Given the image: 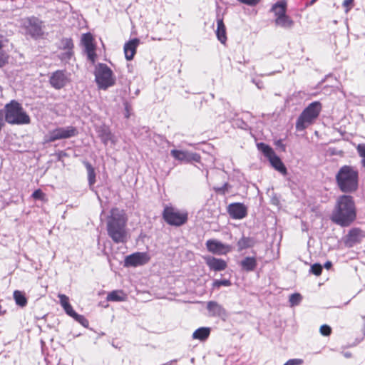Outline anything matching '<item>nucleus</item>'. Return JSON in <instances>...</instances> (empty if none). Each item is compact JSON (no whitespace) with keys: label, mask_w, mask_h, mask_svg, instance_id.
Wrapping results in <instances>:
<instances>
[{"label":"nucleus","mask_w":365,"mask_h":365,"mask_svg":"<svg viewBox=\"0 0 365 365\" xmlns=\"http://www.w3.org/2000/svg\"><path fill=\"white\" fill-rule=\"evenodd\" d=\"M356 218V210L354 199L350 195L338 197L331 216V220L341 227H348Z\"/></svg>","instance_id":"1"},{"label":"nucleus","mask_w":365,"mask_h":365,"mask_svg":"<svg viewBox=\"0 0 365 365\" xmlns=\"http://www.w3.org/2000/svg\"><path fill=\"white\" fill-rule=\"evenodd\" d=\"M126 223L127 219L123 212L113 208L107 220V232L115 243H125L128 241Z\"/></svg>","instance_id":"2"},{"label":"nucleus","mask_w":365,"mask_h":365,"mask_svg":"<svg viewBox=\"0 0 365 365\" xmlns=\"http://www.w3.org/2000/svg\"><path fill=\"white\" fill-rule=\"evenodd\" d=\"M336 181L343 192H354L359 187V172L351 165H343L336 175Z\"/></svg>","instance_id":"3"},{"label":"nucleus","mask_w":365,"mask_h":365,"mask_svg":"<svg viewBox=\"0 0 365 365\" xmlns=\"http://www.w3.org/2000/svg\"><path fill=\"white\" fill-rule=\"evenodd\" d=\"M322 110V105L319 101H314L309 104L298 117L295 125L296 130L303 131L314 124L319 118Z\"/></svg>","instance_id":"4"},{"label":"nucleus","mask_w":365,"mask_h":365,"mask_svg":"<svg viewBox=\"0 0 365 365\" xmlns=\"http://www.w3.org/2000/svg\"><path fill=\"white\" fill-rule=\"evenodd\" d=\"M5 110V120L9 124L21 125L30 123V117L16 101H11L6 104Z\"/></svg>","instance_id":"5"},{"label":"nucleus","mask_w":365,"mask_h":365,"mask_svg":"<svg viewBox=\"0 0 365 365\" xmlns=\"http://www.w3.org/2000/svg\"><path fill=\"white\" fill-rule=\"evenodd\" d=\"M96 82L99 88L106 90L113 86L115 78L112 70L104 63H98L94 71Z\"/></svg>","instance_id":"6"},{"label":"nucleus","mask_w":365,"mask_h":365,"mask_svg":"<svg viewBox=\"0 0 365 365\" xmlns=\"http://www.w3.org/2000/svg\"><path fill=\"white\" fill-rule=\"evenodd\" d=\"M163 217L168 225L179 227L187 222L188 214L185 210L166 205L163 212Z\"/></svg>","instance_id":"7"},{"label":"nucleus","mask_w":365,"mask_h":365,"mask_svg":"<svg viewBox=\"0 0 365 365\" xmlns=\"http://www.w3.org/2000/svg\"><path fill=\"white\" fill-rule=\"evenodd\" d=\"M365 237V232L359 227H354L349 230L343 238L344 243L347 247H352L356 244L361 242Z\"/></svg>","instance_id":"8"},{"label":"nucleus","mask_w":365,"mask_h":365,"mask_svg":"<svg viewBox=\"0 0 365 365\" xmlns=\"http://www.w3.org/2000/svg\"><path fill=\"white\" fill-rule=\"evenodd\" d=\"M70 81L69 74L63 70H58L53 72L49 78V83L55 89H61L66 86Z\"/></svg>","instance_id":"9"},{"label":"nucleus","mask_w":365,"mask_h":365,"mask_svg":"<svg viewBox=\"0 0 365 365\" xmlns=\"http://www.w3.org/2000/svg\"><path fill=\"white\" fill-rule=\"evenodd\" d=\"M82 44L84 46V51L88 59L94 63L96 59V46L93 43V38L90 33L84 34L81 38Z\"/></svg>","instance_id":"10"},{"label":"nucleus","mask_w":365,"mask_h":365,"mask_svg":"<svg viewBox=\"0 0 365 365\" xmlns=\"http://www.w3.org/2000/svg\"><path fill=\"white\" fill-rule=\"evenodd\" d=\"M76 135V129L74 127L58 128L49 133L48 141L53 142L60 139L68 138Z\"/></svg>","instance_id":"11"},{"label":"nucleus","mask_w":365,"mask_h":365,"mask_svg":"<svg viewBox=\"0 0 365 365\" xmlns=\"http://www.w3.org/2000/svg\"><path fill=\"white\" fill-rule=\"evenodd\" d=\"M150 260V257L146 252H135L127 256L125 259V266L138 267L145 264Z\"/></svg>","instance_id":"12"},{"label":"nucleus","mask_w":365,"mask_h":365,"mask_svg":"<svg viewBox=\"0 0 365 365\" xmlns=\"http://www.w3.org/2000/svg\"><path fill=\"white\" fill-rule=\"evenodd\" d=\"M170 154L175 160L181 162H199L200 160V156L198 154L187 150L174 149L170 151Z\"/></svg>","instance_id":"13"},{"label":"nucleus","mask_w":365,"mask_h":365,"mask_svg":"<svg viewBox=\"0 0 365 365\" xmlns=\"http://www.w3.org/2000/svg\"><path fill=\"white\" fill-rule=\"evenodd\" d=\"M206 247L209 252L215 255H225L230 251L228 246L215 240H207Z\"/></svg>","instance_id":"14"},{"label":"nucleus","mask_w":365,"mask_h":365,"mask_svg":"<svg viewBox=\"0 0 365 365\" xmlns=\"http://www.w3.org/2000/svg\"><path fill=\"white\" fill-rule=\"evenodd\" d=\"M206 264L210 270L215 272L223 271L227 268V262L222 259L212 256L204 257Z\"/></svg>","instance_id":"15"},{"label":"nucleus","mask_w":365,"mask_h":365,"mask_svg":"<svg viewBox=\"0 0 365 365\" xmlns=\"http://www.w3.org/2000/svg\"><path fill=\"white\" fill-rule=\"evenodd\" d=\"M228 212L234 219H242L246 217L247 207L242 203H233L229 205Z\"/></svg>","instance_id":"16"},{"label":"nucleus","mask_w":365,"mask_h":365,"mask_svg":"<svg viewBox=\"0 0 365 365\" xmlns=\"http://www.w3.org/2000/svg\"><path fill=\"white\" fill-rule=\"evenodd\" d=\"M42 22L36 18L29 19L27 26L28 32L34 37L39 36L42 34Z\"/></svg>","instance_id":"17"},{"label":"nucleus","mask_w":365,"mask_h":365,"mask_svg":"<svg viewBox=\"0 0 365 365\" xmlns=\"http://www.w3.org/2000/svg\"><path fill=\"white\" fill-rule=\"evenodd\" d=\"M207 308L210 312V315L212 317H219L222 319H225L227 317L225 309L216 302H209L207 303Z\"/></svg>","instance_id":"18"},{"label":"nucleus","mask_w":365,"mask_h":365,"mask_svg":"<svg viewBox=\"0 0 365 365\" xmlns=\"http://www.w3.org/2000/svg\"><path fill=\"white\" fill-rule=\"evenodd\" d=\"M139 40L138 38L132 39L131 41L126 43L124 46V53L125 58L128 61H130L133 58L136 48L139 44Z\"/></svg>","instance_id":"19"},{"label":"nucleus","mask_w":365,"mask_h":365,"mask_svg":"<svg viewBox=\"0 0 365 365\" xmlns=\"http://www.w3.org/2000/svg\"><path fill=\"white\" fill-rule=\"evenodd\" d=\"M65 312L72 318H73L76 322L80 323L84 327H87L88 326V321L83 316L77 314L73 309L72 306L67 305V307L63 308Z\"/></svg>","instance_id":"20"},{"label":"nucleus","mask_w":365,"mask_h":365,"mask_svg":"<svg viewBox=\"0 0 365 365\" xmlns=\"http://www.w3.org/2000/svg\"><path fill=\"white\" fill-rule=\"evenodd\" d=\"M106 299L108 302H124L127 299V294L123 290H114L108 294Z\"/></svg>","instance_id":"21"},{"label":"nucleus","mask_w":365,"mask_h":365,"mask_svg":"<svg viewBox=\"0 0 365 365\" xmlns=\"http://www.w3.org/2000/svg\"><path fill=\"white\" fill-rule=\"evenodd\" d=\"M257 148L267 158L270 165L274 168V152L272 148L263 143H258Z\"/></svg>","instance_id":"22"},{"label":"nucleus","mask_w":365,"mask_h":365,"mask_svg":"<svg viewBox=\"0 0 365 365\" xmlns=\"http://www.w3.org/2000/svg\"><path fill=\"white\" fill-rule=\"evenodd\" d=\"M294 24V21L287 14L275 18V24L284 29H291Z\"/></svg>","instance_id":"23"},{"label":"nucleus","mask_w":365,"mask_h":365,"mask_svg":"<svg viewBox=\"0 0 365 365\" xmlns=\"http://www.w3.org/2000/svg\"><path fill=\"white\" fill-rule=\"evenodd\" d=\"M217 31H216V35L218 38V40L222 43H225L227 40L226 36V29L225 26L223 23V20L222 19H218L217 20Z\"/></svg>","instance_id":"24"},{"label":"nucleus","mask_w":365,"mask_h":365,"mask_svg":"<svg viewBox=\"0 0 365 365\" xmlns=\"http://www.w3.org/2000/svg\"><path fill=\"white\" fill-rule=\"evenodd\" d=\"M287 1L279 0L275 3V18L287 14Z\"/></svg>","instance_id":"25"},{"label":"nucleus","mask_w":365,"mask_h":365,"mask_svg":"<svg viewBox=\"0 0 365 365\" xmlns=\"http://www.w3.org/2000/svg\"><path fill=\"white\" fill-rule=\"evenodd\" d=\"M240 264L244 270L250 272L255 269L257 262L255 257H247L241 261Z\"/></svg>","instance_id":"26"},{"label":"nucleus","mask_w":365,"mask_h":365,"mask_svg":"<svg viewBox=\"0 0 365 365\" xmlns=\"http://www.w3.org/2000/svg\"><path fill=\"white\" fill-rule=\"evenodd\" d=\"M210 329L207 327H201L196 329L193 334L192 337L195 339H199L201 341L205 340L210 335Z\"/></svg>","instance_id":"27"},{"label":"nucleus","mask_w":365,"mask_h":365,"mask_svg":"<svg viewBox=\"0 0 365 365\" xmlns=\"http://www.w3.org/2000/svg\"><path fill=\"white\" fill-rule=\"evenodd\" d=\"M84 165L88 173V180L90 186H92L96 182V173L93 166L88 162H84Z\"/></svg>","instance_id":"28"},{"label":"nucleus","mask_w":365,"mask_h":365,"mask_svg":"<svg viewBox=\"0 0 365 365\" xmlns=\"http://www.w3.org/2000/svg\"><path fill=\"white\" fill-rule=\"evenodd\" d=\"M254 240L250 237H242L237 242L239 250H242L253 245Z\"/></svg>","instance_id":"29"},{"label":"nucleus","mask_w":365,"mask_h":365,"mask_svg":"<svg viewBox=\"0 0 365 365\" xmlns=\"http://www.w3.org/2000/svg\"><path fill=\"white\" fill-rule=\"evenodd\" d=\"M14 298L15 299L16 303L21 307H24L27 304V300L24 294L20 291H14Z\"/></svg>","instance_id":"30"},{"label":"nucleus","mask_w":365,"mask_h":365,"mask_svg":"<svg viewBox=\"0 0 365 365\" xmlns=\"http://www.w3.org/2000/svg\"><path fill=\"white\" fill-rule=\"evenodd\" d=\"M275 170L278 171L283 176L287 175V170L281 159L275 155Z\"/></svg>","instance_id":"31"},{"label":"nucleus","mask_w":365,"mask_h":365,"mask_svg":"<svg viewBox=\"0 0 365 365\" xmlns=\"http://www.w3.org/2000/svg\"><path fill=\"white\" fill-rule=\"evenodd\" d=\"M356 148L359 157L361 158V165L365 168V143L358 144Z\"/></svg>","instance_id":"32"},{"label":"nucleus","mask_w":365,"mask_h":365,"mask_svg":"<svg viewBox=\"0 0 365 365\" xmlns=\"http://www.w3.org/2000/svg\"><path fill=\"white\" fill-rule=\"evenodd\" d=\"M302 297L299 293H294L289 296V302L291 307H295L299 304Z\"/></svg>","instance_id":"33"},{"label":"nucleus","mask_w":365,"mask_h":365,"mask_svg":"<svg viewBox=\"0 0 365 365\" xmlns=\"http://www.w3.org/2000/svg\"><path fill=\"white\" fill-rule=\"evenodd\" d=\"M61 48L62 50H73V43L71 38H63L61 41Z\"/></svg>","instance_id":"34"},{"label":"nucleus","mask_w":365,"mask_h":365,"mask_svg":"<svg viewBox=\"0 0 365 365\" xmlns=\"http://www.w3.org/2000/svg\"><path fill=\"white\" fill-rule=\"evenodd\" d=\"M232 284L229 279L218 280L216 279L212 283L213 289H219L221 286L230 287Z\"/></svg>","instance_id":"35"},{"label":"nucleus","mask_w":365,"mask_h":365,"mask_svg":"<svg viewBox=\"0 0 365 365\" xmlns=\"http://www.w3.org/2000/svg\"><path fill=\"white\" fill-rule=\"evenodd\" d=\"M60 55L59 58L61 61L68 62L73 56V50H63Z\"/></svg>","instance_id":"36"},{"label":"nucleus","mask_w":365,"mask_h":365,"mask_svg":"<svg viewBox=\"0 0 365 365\" xmlns=\"http://www.w3.org/2000/svg\"><path fill=\"white\" fill-rule=\"evenodd\" d=\"M310 272L316 276H320L322 272V266L319 263H315L311 266Z\"/></svg>","instance_id":"37"},{"label":"nucleus","mask_w":365,"mask_h":365,"mask_svg":"<svg viewBox=\"0 0 365 365\" xmlns=\"http://www.w3.org/2000/svg\"><path fill=\"white\" fill-rule=\"evenodd\" d=\"M319 332L324 336H329L331 335L332 330L331 328L327 324H323L319 328Z\"/></svg>","instance_id":"38"},{"label":"nucleus","mask_w":365,"mask_h":365,"mask_svg":"<svg viewBox=\"0 0 365 365\" xmlns=\"http://www.w3.org/2000/svg\"><path fill=\"white\" fill-rule=\"evenodd\" d=\"M101 140L104 144H107L109 140H113V135L110 131L104 130L101 135Z\"/></svg>","instance_id":"39"},{"label":"nucleus","mask_w":365,"mask_h":365,"mask_svg":"<svg viewBox=\"0 0 365 365\" xmlns=\"http://www.w3.org/2000/svg\"><path fill=\"white\" fill-rule=\"evenodd\" d=\"M9 56L3 50L0 51V67L4 66L8 63Z\"/></svg>","instance_id":"40"},{"label":"nucleus","mask_w":365,"mask_h":365,"mask_svg":"<svg viewBox=\"0 0 365 365\" xmlns=\"http://www.w3.org/2000/svg\"><path fill=\"white\" fill-rule=\"evenodd\" d=\"M58 297L60 299V304L63 308L67 307V305H70L69 302H68L69 299L66 295L63 294H59L58 295Z\"/></svg>","instance_id":"41"},{"label":"nucleus","mask_w":365,"mask_h":365,"mask_svg":"<svg viewBox=\"0 0 365 365\" xmlns=\"http://www.w3.org/2000/svg\"><path fill=\"white\" fill-rule=\"evenodd\" d=\"M354 0H344L343 6L346 9V11H349L353 5Z\"/></svg>","instance_id":"42"},{"label":"nucleus","mask_w":365,"mask_h":365,"mask_svg":"<svg viewBox=\"0 0 365 365\" xmlns=\"http://www.w3.org/2000/svg\"><path fill=\"white\" fill-rule=\"evenodd\" d=\"M32 196L35 199H41L43 196V193L41 190H36L33 192Z\"/></svg>","instance_id":"43"},{"label":"nucleus","mask_w":365,"mask_h":365,"mask_svg":"<svg viewBox=\"0 0 365 365\" xmlns=\"http://www.w3.org/2000/svg\"><path fill=\"white\" fill-rule=\"evenodd\" d=\"M298 361L296 359H292V360H289L284 365H297L298 364Z\"/></svg>","instance_id":"44"},{"label":"nucleus","mask_w":365,"mask_h":365,"mask_svg":"<svg viewBox=\"0 0 365 365\" xmlns=\"http://www.w3.org/2000/svg\"><path fill=\"white\" fill-rule=\"evenodd\" d=\"M276 145H277V146H279V148H281V149H282L283 151H284V150H285V146L282 143V142H281V141H278V142L276 143Z\"/></svg>","instance_id":"45"},{"label":"nucleus","mask_w":365,"mask_h":365,"mask_svg":"<svg viewBox=\"0 0 365 365\" xmlns=\"http://www.w3.org/2000/svg\"><path fill=\"white\" fill-rule=\"evenodd\" d=\"M342 354L346 358H351L352 356V354L351 352H343Z\"/></svg>","instance_id":"46"},{"label":"nucleus","mask_w":365,"mask_h":365,"mask_svg":"<svg viewBox=\"0 0 365 365\" xmlns=\"http://www.w3.org/2000/svg\"><path fill=\"white\" fill-rule=\"evenodd\" d=\"M332 264L331 262L328 261L324 264V267L327 269H329L331 267Z\"/></svg>","instance_id":"47"},{"label":"nucleus","mask_w":365,"mask_h":365,"mask_svg":"<svg viewBox=\"0 0 365 365\" xmlns=\"http://www.w3.org/2000/svg\"><path fill=\"white\" fill-rule=\"evenodd\" d=\"M2 36H0V51L2 50L3 46V41H2Z\"/></svg>","instance_id":"48"},{"label":"nucleus","mask_w":365,"mask_h":365,"mask_svg":"<svg viewBox=\"0 0 365 365\" xmlns=\"http://www.w3.org/2000/svg\"><path fill=\"white\" fill-rule=\"evenodd\" d=\"M317 1V0H311V1H310V3H309V4H310V5H312V4H314Z\"/></svg>","instance_id":"49"},{"label":"nucleus","mask_w":365,"mask_h":365,"mask_svg":"<svg viewBox=\"0 0 365 365\" xmlns=\"http://www.w3.org/2000/svg\"><path fill=\"white\" fill-rule=\"evenodd\" d=\"M257 86L258 88H262V86L259 84V83H256Z\"/></svg>","instance_id":"50"},{"label":"nucleus","mask_w":365,"mask_h":365,"mask_svg":"<svg viewBox=\"0 0 365 365\" xmlns=\"http://www.w3.org/2000/svg\"><path fill=\"white\" fill-rule=\"evenodd\" d=\"M270 11H274V4L271 6Z\"/></svg>","instance_id":"51"}]
</instances>
